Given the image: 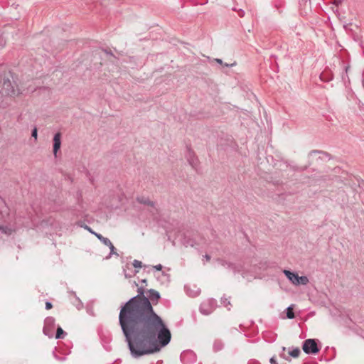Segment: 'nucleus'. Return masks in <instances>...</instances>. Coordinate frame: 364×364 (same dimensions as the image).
Listing matches in <instances>:
<instances>
[{"label": "nucleus", "instance_id": "nucleus-16", "mask_svg": "<svg viewBox=\"0 0 364 364\" xmlns=\"http://www.w3.org/2000/svg\"><path fill=\"white\" fill-rule=\"evenodd\" d=\"M66 333L62 329L61 327L58 326L56 331L55 338L61 339L66 336Z\"/></svg>", "mask_w": 364, "mask_h": 364}, {"label": "nucleus", "instance_id": "nucleus-25", "mask_svg": "<svg viewBox=\"0 0 364 364\" xmlns=\"http://www.w3.org/2000/svg\"><path fill=\"white\" fill-rule=\"evenodd\" d=\"M6 44V41L3 37H0V47H4Z\"/></svg>", "mask_w": 364, "mask_h": 364}, {"label": "nucleus", "instance_id": "nucleus-40", "mask_svg": "<svg viewBox=\"0 0 364 364\" xmlns=\"http://www.w3.org/2000/svg\"><path fill=\"white\" fill-rule=\"evenodd\" d=\"M142 282H143V283H145V282H146V280H145V279L142 280Z\"/></svg>", "mask_w": 364, "mask_h": 364}, {"label": "nucleus", "instance_id": "nucleus-26", "mask_svg": "<svg viewBox=\"0 0 364 364\" xmlns=\"http://www.w3.org/2000/svg\"><path fill=\"white\" fill-rule=\"evenodd\" d=\"M53 305L50 301L46 303V309L49 310L52 308Z\"/></svg>", "mask_w": 364, "mask_h": 364}, {"label": "nucleus", "instance_id": "nucleus-11", "mask_svg": "<svg viewBox=\"0 0 364 364\" xmlns=\"http://www.w3.org/2000/svg\"><path fill=\"white\" fill-rule=\"evenodd\" d=\"M284 274L289 279V280L293 284H296V281L298 279V274L290 272L289 270H284Z\"/></svg>", "mask_w": 364, "mask_h": 364}, {"label": "nucleus", "instance_id": "nucleus-31", "mask_svg": "<svg viewBox=\"0 0 364 364\" xmlns=\"http://www.w3.org/2000/svg\"><path fill=\"white\" fill-rule=\"evenodd\" d=\"M85 229H87L89 232H91V233H92V234L95 233V232L94 231H92V230H91V228H90V227H88L87 225H85Z\"/></svg>", "mask_w": 364, "mask_h": 364}, {"label": "nucleus", "instance_id": "nucleus-32", "mask_svg": "<svg viewBox=\"0 0 364 364\" xmlns=\"http://www.w3.org/2000/svg\"><path fill=\"white\" fill-rule=\"evenodd\" d=\"M244 14H245L244 11H243V10H242V9H240V10L239 11V16H240V17H242V16H244Z\"/></svg>", "mask_w": 364, "mask_h": 364}, {"label": "nucleus", "instance_id": "nucleus-3", "mask_svg": "<svg viewBox=\"0 0 364 364\" xmlns=\"http://www.w3.org/2000/svg\"><path fill=\"white\" fill-rule=\"evenodd\" d=\"M302 349L306 354L316 355L320 351L316 339L309 338L304 341Z\"/></svg>", "mask_w": 364, "mask_h": 364}, {"label": "nucleus", "instance_id": "nucleus-8", "mask_svg": "<svg viewBox=\"0 0 364 364\" xmlns=\"http://www.w3.org/2000/svg\"><path fill=\"white\" fill-rule=\"evenodd\" d=\"M189 164L195 169L198 166V159L195 156V154L191 150L188 149L186 156Z\"/></svg>", "mask_w": 364, "mask_h": 364}, {"label": "nucleus", "instance_id": "nucleus-9", "mask_svg": "<svg viewBox=\"0 0 364 364\" xmlns=\"http://www.w3.org/2000/svg\"><path fill=\"white\" fill-rule=\"evenodd\" d=\"M61 146V134L60 132L56 133L53 137V154L56 156L58 151L60 149Z\"/></svg>", "mask_w": 364, "mask_h": 364}, {"label": "nucleus", "instance_id": "nucleus-13", "mask_svg": "<svg viewBox=\"0 0 364 364\" xmlns=\"http://www.w3.org/2000/svg\"><path fill=\"white\" fill-rule=\"evenodd\" d=\"M301 353V350L299 348H289V355L293 358H297Z\"/></svg>", "mask_w": 364, "mask_h": 364}, {"label": "nucleus", "instance_id": "nucleus-7", "mask_svg": "<svg viewBox=\"0 0 364 364\" xmlns=\"http://www.w3.org/2000/svg\"><path fill=\"white\" fill-rule=\"evenodd\" d=\"M180 358L184 364H191L196 360V355L192 350H185L181 353Z\"/></svg>", "mask_w": 364, "mask_h": 364}, {"label": "nucleus", "instance_id": "nucleus-23", "mask_svg": "<svg viewBox=\"0 0 364 364\" xmlns=\"http://www.w3.org/2000/svg\"><path fill=\"white\" fill-rule=\"evenodd\" d=\"M221 299H222V303L225 306L228 307L229 305H230V302L228 299L222 298Z\"/></svg>", "mask_w": 364, "mask_h": 364}, {"label": "nucleus", "instance_id": "nucleus-6", "mask_svg": "<svg viewBox=\"0 0 364 364\" xmlns=\"http://www.w3.org/2000/svg\"><path fill=\"white\" fill-rule=\"evenodd\" d=\"M55 318L47 317L44 321L43 333L48 338H53L54 335Z\"/></svg>", "mask_w": 364, "mask_h": 364}, {"label": "nucleus", "instance_id": "nucleus-18", "mask_svg": "<svg viewBox=\"0 0 364 364\" xmlns=\"http://www.w3.org/2000/svg\"><path fill=\"white\" fill-rule=\"evenodd\" d=\"M137 201L142 204H146L151 206L154 205V203L152 201H151L149 198H146L144 197L138 198Z\"/></svg>", "mask_w": 364, "mask_h": 364}, {"label": "nucleus", "instance_id": "nucleus-22", "mask_svg": "<svg viewBox=\"0 0 364 364\" xmlns=\"http://www.w3.org/2000/svg\"><path fill=\"white\" fill-rule=\"evenodd\" d=\"M107 246L109 247V248L110 250V254L111 255H117V253L114 252L115 248H114V245H112V243L111 242H110V244L107 245Z\"/></svg>", "mask_w": 364, "mask_h": 364}, {"label": "nucleus", "instance_id": "nucleus-29", "mask_svg": "<svg viewBox=\"0 0 364 364\" xmlns=\"http://www.w3.org/2000/svg\"><path fill=\"white\" fill-rule=\"evenodd\" d=\"M270 364H277V362L274 357H272L269 360Z\"/></svg>", "mask_w": 364, "mask_h": 364}, {"label": "nucleus", "instance_id": "nucleus-1", "mask_svg": "<svg viewBox=\"0 0 364 364\" xmlns=\"http://www.w3.org/2000/svg\"><path fill=\"white\" fill-rule=\"evenodd\" d=\"M139 294L131 298L122 307L119 323L132 357L159 352L168 345L171 331L154 311L141 288Z\"/></svg>", "mask_w": 364, "mask_h": 364}, {"label": "nucleus", "instance_id": "nucleus-33", "mask_svg": "<svg viewBox=\"0 0 364 364\" xmlns=\"http://www.w3.org/2000/svg\"><path fill=\"white\" fill-rule=\"evenodd\" d=\"M204 258L207 260V261H209L210 259V256L209 255H204Z\"/></svg>", "mask_w": 364, "mask_h": 364}, {"label": "nucleus", "instance_id": "nucleus-41", "mask_svg": "<svg viewBox=\"0 0 364 364\" xmlns=\"http://www.w3.org/2000/svg\"><path fill=\"white\" fill-rule=\"evenodd\" d=\"M363 86H364V80H363Z\"/></svg>", "mask_w": 364, "mask_h": 364}, {"label": "nucleus", "instance_id": "nucleus-38", "mask_svg": "<svg viewBox=\"0 0 364 364\" xmlns=\"http://www.w3.org/2000/svg\"><path fill=\"white\" fill-rule=\"evenodd\" d=\"M317 152H318V151H311V152L310 153V154H316V153H317Z\"/></svg>", "mask_w": 364, "mask_h": 364}, {"label": "nucleus", "instance_id": "nucleus-35", "mask_svg": "<svg viewBox=\"0 0 364 364\" xmlns=\"http://www.w3.org/2000/svg\"><path fill=\"white\" fill-rule=\"evenodd\" d=\"M249 364H260V363H258L257 361H256V360H252V361L250 362V363H249Z\"/></svg>", "mask_w": 364, "mask_h": 364}, {"label": "nucleus", "instance_id": "nucleus-20", "mask_svg": "<svg viewBox=\"0 0 364 364\" xmlns=\"http://www.w3.org/2000/svg\"><path fill=\"white\" fill-rule=\"evenodd\" d=\"M133 266L135 267V268H141V266H142V263L141 262L137 260V259H134L133 261Z\"/></svg>", "mask_w": 364, "mask_h": 364}, {"label": "nucleus", "instance_id": "nucleus-5", "mask_svg": "<svg viewBox=\"0 0 364 364\" xmlns=\"http://www.w3.org/2000/svg\"><path fill=\"white\" fill-rule=\"evenodd\" d=\"M217 262H218V264L220 265H221L222 267H223L229 270L232 271L234 273L242 272V277H245V275L243 272L245 271V269H244L243 266H242L241 264L231 263V262H227L225 260L220 259H217Z\"/></svg>", "mask_w": 364, "mask_h": 364}, {"label": "nucleus", "instance_id": "nucleus-28", "mask_svg": "<svg viewBox=\"0 0 364 364\" xmlns=\"http://www.w3.org/2000/svg\"><path fill=\"white\" fill-rule=\"evenodd\" d=\"M199 292L200 291L199 290H197L196 292L194 293H188V294L191 296H196L199 294Z\"/></svg>", "mask_w": 364, "mask_h": 364}, {"label": "nucleus", "instance_id": "nucleus-39", "mask_svg": "<svg viewBox=\"0 0 364 364\" xmlns=\"http://www.w3.org/2000/svg\"><path fill=\"white\" fill-rule=\"evenodd\" d=\"M348 69V67H346V75H347Z\"/></svg>", "mask_w": 364, "mask_h": 364}, {"label": "nucleus", "instance_id": "nucleus-36", "mask_svg": "<svg viewBox=\"0 0 364 364\" xmlns=\"http://www.w3.org/2000/svg\"><path fill=\"white\" fill-rule=\"evenodd\" d=\"M234 65H235V63H233V64H230V65H229V64H227V63H226V64H225V66H226V67H232V66H233Z\"/></svg>", "mask_w": 364, "mask_h": 364}, {"label": "nucleus", "instance_id": "nucleus-15", "mask_svg": "<svg viewBox=\"0 0 364 364\" xmlns=\"http://www.w3.org/2000/svg\"><path fill=\"white\" fill-rule=\"evenodd\" d=\"M224 346L223 343L220 340H216L213 343V350L217 352L223 349Z\"/></svg>", "mask_w": 364, "mask_h": 364}, {"label": "nucleus", "instance_id": "nucleus-27", "mask_svg": "<svg viewBox=\"0 0 364 364\" xmlns=\"http://www.w3.org/2000/svg\"><path fill=\"white\" fill-rule=\"evenodd\" d=\"M153 267H154V269L160 271V270L162 269L163 267H162V265L161 264H159L157 265L154 266Z\"/></svg>", "mask_w": 364, "mask_h": 364}, {"label": "nucleus", "instance_id": "nucleus-17", "mask_svg": "<svg viewBox=\"0 0 364 364\" xmlns=\"http://www.w3.org/2000/svg\"><path fill=\"white\" fill-rule=\"evenodd\" d=\"M94 235L105 245L110 244V240L107 237H103L102 235L99 233H94Z\"/></svg>", "mask_w": 364, "mask_h": 364}, {"label": "nucleus", "instance_id": "nucleus-30", "mask_svg": "<svg viewBox=\"0 0 364 364\" xmlns=\"http://www.w3.org/2000/svg\"><path fill=\"white\" fill-rule=\"evenodd\" d=\"M77 309H80L82 307V304L80 301H78V304L76 305Z\"/></svg>", "mask_w": 364, "mask_h": 364}, {"label": "nucleus", "instance_id": "nucleus-10", "mask_svg": "<svg viewBox=\"0 0 364 364\" xmlns=\"http://www.w3.org/2000/svg\"><path fill=\"white\" fill-rule=\"evenodd\" d=\"M160 298V294L159 291L154 290V289H150L149 291V301H152L153 303L156 302L157 303L158 300Z\"/></svg>", "mask_w": 364, "mask_h": 364}, {"label": "nucleus", "instance_id": "nucleus-2", "mask_svg": "<svg viewBox=\"0 0 364 364\" xmlns=\"http://www.w3.org/2000/svg\"><path fill=\"white\" fill-rule=\"evenodd\" d=\"M2 89L5 95L11 97H17L21 93L18 86L9 79L4 80Z\"/></svg>", "mask_w": 364, "mask_h": 364}, {"label": "nucleus", "instance_id": "nucleus-4", "mask_svg": "<svg viewBox=\"0 0 364 364\" xmlns=\"http://www.w3.org/2000/svg\"><path fill=\"white\" fill-rule=\"evenodd\" d=\"M217 306V301L214 299H209L203 301L200 306V311L204 315L210 314Z\"/></svg>", "mask_w": 364, "mask_h": 364}, {"label": "nucleus", "instance_id": "nucleus-19", "mask_svg": "<svg viewBox=\"0 0 364 364\" xmlns=\"http://www.w3.org/2000/svg\"><path fill=\"white\" fill-rule=\"evenodd\" d=\"M287 317L289 319H292L295 317L294 313L291 306H289L287 309Z\"/></svg>", "mask_w": 364, "mask_h": 364}, {"label": "nucleus", "instance_id": "nucleus-24", "mask_svg": "<svg viewBox=\"0 0 364 364\" xmlns=\"http://www.w3.org/2000/svg\"><path fill=\"white\" fill-rule=\"evenodd\" d=\"M31 136L34 137L36 139H37L38 133H37V129L34 128L32 131Z\"/></svg>", "mask_w": 364, "mask_h": 364}, {"label": "nucleus", "instance_id": "nucleus-21", "mask_svg": "<svg viewBox=\"0 0 364 364\" xmlns=\"http://www.w3.org/2000/svg\"><path fill=\"white\" fill-rule=\"evenodd\" d=\"M282 353H281L279 354L280 357H281V358H284V359H285V360H289V356H288V355H287L284 353V352L286 350V348H285V347H282Z\"/></svg>", "mask_w": 364, "mask_h": 364}, {"label": "nucleus", "instance_id": "nucleus-14", "mask_svg": "<svg viewBox=\"0 0 364 364\" xmlns=\"http://www.w3.org/2000/svg\"><path fill=\"white\" fill-rule=\"evenodd\" d=\"M308 282H309V279L307 277H306V276L299 277L298 275V279H296L295 285H299V284L306 285L308 284Z\"/></svg>", "mask_w": 364, "mask_h": 364}, {"label": "nucleus", "instance_id": "nucleus-37", "mask_svg": "<svg viewBox=\"0 0 364 364\" xmlns=\"http://www.w3.org/2000/svg\"><path fill=\"white\" fill-rule=\"evenodd\" d=\"M216 61L220 64H223V61L220 59H216Z\"/></svg>", "mask_w": 364, "mask_h": 364}, {"label": "nucleus", "instance_id": "nucleus-12", "mask_svg": "<svg viewBox=\"0 0 364 364\" xmlns=\"http://www.w3.org/2000/svg\"><path fill=\"white\" fill-rule=\"evenodd\" d=\"M157 279L161 281L162 284H166L170 281V275L164 272H162Z\"/></svg>", "mask_w": 364, "mask_h": 364}, {"label": "nucleus", "instance_id": "nucleus-34", "mask_svg": "<svg viewBox=\"0 0 364 364\" xmlns=\"http://www.w3.org/2000/svg\"><path fill=\"white\" fill-rule=\"evenodd\" d=\"M56 358L60 361H64L65 360V357H62V358H59V357H57L56 356Z\"/></svg>", "mask_w": 364, "mask_h": 364}]
</instances>
